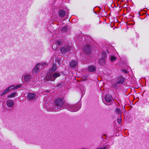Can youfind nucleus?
I'll return each mask as SVG.
<instances>
[{"label": "nucleus", "instance_id": "6e6552de", "mask_svg": "<svg viewBox=\"0 0 149 149\" xmlns=\"http://www.w3.org/2000/svg\"><path fill=\"white\" fill-rule=\"evenodd\" d=\"M70 49V47L69 46L63 47L60 49V50L62 53H66L69 51Z\"/></svg>", "mask_w": 149, "mask_h": 149}, {"label": "nucleus", "instance_id": "f03ea898", "mask_svg": "<svg viewBox=\"0 0 149 149\" xmlns=\"http://www.w3.org/2000/svg\"><path fill=\"white\" fill-rule=\"evenodd\" d=\"M66 108L69 111L72 112H76L79 110L81 107L80 104H78L73 105L68 104L66 105Z\"/></svg>", "mask_w": 149, "mask_h": 149}, {"label": "nucleus", "instance_id": "b1692460", "mask_svg": "<svg viewBox=\"0 0 149 149\" xmlns=\"http://www.w3.org/2000/svg\"><path fill=\"white\" fill-rule=\"evenodd\" d=\"M57 47V46L55 44H54L52 46V48L54 49H56Z\"/></svg>", "mask_w": 149, "mask_h": 149}, {"label": "nucleus", "instance_id": "ddd939ff", "mask_svg": "<svg viewBox=\"0 0 149 149\" xmlns=\"http://www.w3.org/2000/svg\"><path fill=\"white\" fill-rule=\"evenodd\" d=\"M31 78V76L29 74H26L24 76V79L26 82L28 81Z\"/></svg>", "mask_w": 149, "mask_h": 149}, {"label": "nucleus", "instance_id": "aec40b11", "mask_svg": "<svg viewBox=\"0 0 149 149\" xmlns=\"http://www.w3.org/2000/svg\"><path fill=\"white\" fill-rule=\"evenodd\" d=\"M56 69V66L55 65H53L52 67V68L51 69L50 71H55Z\"/></svg>", "mask_w": 149, "mask_h": 149}, {"label": "nucleus", "instance_id": "9d476101", "mask_svg": "<svg viewBox=\"0 0 149 149\" xmlns=\"http://www.w3.org/2000/svg\"><path fill=\"white\" fill-rule=\"evenodd\" d=\"M6 104L8 106L11 107L14 105V102L13 100H9L7 101Z\"/></svg>", "mask_w": 149, "mask_h": 149}, {"label": "nucleus", "instance_id": "6ab92c4d", "mask_svg": "<svg viewBox=\"0 0 149 149\" xmlns=\"http://www.w3.org/2000/svg\"><path fill=\"white\" fill-rule=\"evenodd\" d=\"M15 86L14 85H13L9 87H8L7 88H8V91L10 90H12L15 89Z\"/></svg>", "mask_w": 149, "mask_h": 149}, {"label": "nucleus", "instance_id": "4be33fe9", "mask_svg": "<svg viewBox=\"0 0 149 149\" xmlns=\"http://www.w3.org/2000/svg\"><path fill=\"white\" fill-rule=\"evenodd\" d=\"M116 59V57L113 56H112L110 58L111 61V62L113 61Z\"/></svg>", "mask_w": 149, "mask_h": 149}, {"label": "nucleus", "instance_id": "a878e982", "mask_svg": "<svg viewBox=\"0 0 149 149\" xmlns=\"http://www.w3.org/2000/svg\"><path fill=\"white\" fill-rule=\"evenodd\" d=\"M117 122L119 124H120L121 122V120L120 118H118L117 120Z\"/></svg>", "mask_w": 149, "mask_h": 149}, {"label": "nucleus", "instance_id": "a211bd4d", "mask_svg": "<svg viewBox=\"0 0 149 149\" xmlns=\"http://www.w3.org/2000/svg\"><path fill=\"white\" fill-rule=\"evenodd\" d=\"M8 92V88H6L1 94V96H2Z\"/></svg>", "mask_w": 149, "mask_h": 149}, {"label": "nucleus", "instance_id": "1a4fd4ad", "mask_svg": "<svg viewBox=\"0 0 149 149\" xmlns=\"http://www.w3.org/2000/svg\"><path fill=\"white\" fill-rule=\"evenodd\" d=\"M36 95L35 93H28L27 95L28 98L29 100H33L35 98Z\"/></svg>", "mask_w": 149, "mask_h": 149}, {"label": "nucleus", "instance_id": "c85d7f7f", "mask_svg": "<svg viewBox=\"0 0 149 149\" xmlns=\"http://www.w3.org/2000/svg\"><path fill=\"white\" fill-rule=\"evenodd\" d=\"M63 30H65V31L66 30V27H64L63 28Z\"/></svg>", "mask_w": 149, "mask_h": 149}, {"label": "nucleus", "instance_id": "20e7f679", "mask_svg": "<svg viewBox=\"0 0 149 149\" xmlns=\"http://www.w3.org/2000/svg\"><path fill=\"white\" fill-rule=\"evenodd\" d=\"M56 107L58 109H61L63 104V102L61 98L57 99L55 102Z\"/></svg>", "mask_w": 149, "mask_h": 149}, {"label": "nucleus", "instance_id": "f8f14e48", "mask_svg": "<svg viewBox=\"0 0 149 149\" xmlns=\"http://www.w3.org/2000/svg\"><path fill=\"white\" fill-rule=\"evenodd\" d=\"M88 70L91 72H93L95 71L96 68L94 66L90 65L88 67Z\"/></svg>", "mask_w": 149, "mask_h": 149}, {"label": "nucleus", "instance_id": "39448f33", "mask_svg": "<svg viewBox=\"0 0 149 149\" xmlns=\"http://www.w3.org/2000/svg\"><path fill=\"white\" fill-rule=\"evenodd\" d=\"M105 100L108 103L106 104L110 105L111 104V102L113 100V98L111 95H107L105 97Z\"/></svg>", "mask_w": 149, "mask_h": 149}, {"label": "nucleus", "instance_id": "412c9836", "mask_svg": "<svg viewBox=\"0 0 149 149\" xmlns=\"http://www.w3.org/2000/svg\"><path fill=\"white\" fill-rule=\"evenodd\" d=\"M116 112L118 114H120V116H121V111L119 108H117L116 109Z\"/></svg>", "mask_w": 149, "mask_h": 149}, {"label": "nucleus", "instance_id": "0eeeda50", "mask_svg": "<svg viewBox=\"0 0 149 149\" xmlns=\"http://www.w3.org/2000/svg\"><path fill=\"white\" fill-rule=\"evenodd\" d=\"M103 57L99 59V63L100 65H103L105 64V58L106 57V55L105 53H103Z\"/></svg>", "mask_w": 149, "mask_h": 149}, {"label": "nucleus", "instance_id": "7ed1b4c3", "mask_svg": "<svg viewBox=\"0 0 149 149\" xmlns=\"http://www.w3.org/2000/svg\"><path fill=\"white\" fill-rule=\"evenodd\" d=\"M47 65V64L45 63H39L36 65L35 68L33 70V74L34 75H36L37 73L39 72L40 70V68L38 67L41 65L43 66H46Z\"/></svg>", "mask_w": 149, "mask_h": 149}, {"label": "nucleus", "instance_id": "423d86ee", "mask_svg": "<svg viewBox=\"0 0 149 149\" xmlns=\"http://www.w3.org/2000/svg\"><path fill=\"white\" fill-rule=\"evenodd\" d=\"M78 62L77 60H73L69 63V66L72 68H74L77 66Z\"/></svg>", "mask_w": 149, "mask_h": 149}, {"label": "nucleus", "instance_id": "9b49d317", "mask_svg": "<svg viewBox=\"0 0 149 149\" xmlns=\"http://www.w3.org/2000/svg\"><path fill=\"white\" fill-rule=\"evenodd\" d=\"M83 50L86 53H89L90 52V51L91 47L89 45H87L86 46H85L84 47Z\"/></svg>", "mask_w": 149, "mask_h": 149}, {"label": "nucleus", "instance_id": "f3484780", "mask_svg": "<svg viewBox=\"0 0 149 149\" xmlns=\"http://www.w3.org/2000/svg\"><path fill=\"white\" fill-rule=\"evenodd\" d=\"M110 148L109 145L108 144H106L105 145L103 146V147L102 148H100L99 149H107Z\"/></svg>", "mask_w": 149, "mask_h": 149}, {"label": "nucleus", "instance_id": "4468645a", "mask_svg": "<svg viewBox=\"0 0 149 149\" xmlns=\"http://www.w3.org/2000/svg\"><path fill=\"white\" fill-rule=\"evenodd\" d=\"M65 15V13L64 11L63 10H61L59 12V15L61 17H64Z\"/></svg>", "mask_w": 149, "mask_h": 149}, {"label": "nucleus", "instance_id": "5701e85b", "mask_svg": "<svg viewBox=\"0 0 149 149\" xmlns=\"http://www.w3.org/2000/svg\"><path fill=\"white\" fill-rule=\"evenodd\" d=\"M56 42L59 46L61 45L62 43V41L60 40H57Z\"/></svg>", "mask_w": 149, "mask_h": 149}, {"label": "nucleus", "instance_id": "cd10ccee", "mask_svg": "<svg viewBox=\"0 0 149 149\" xmlns=\"http://www.w3.org/2000/svg\"><path fill=\"white\" fill-rule=\"evenodd\" d=\"M123 72L125 73H127V71L126 70H123Z\"/></svg>", "mask_w": 149, "mask_h": 149}, {"label": "nucleus", "instance_id": "2eb2a0df", "mask_svg": "<svg viewBox=\"0 0 149 149\" xmlns=\"http://www.w3.org/2000/svg\"><path fill=\"white\" fill-rule=\"evenodd\" d=\"M124 82V79L123 78L121 77L119 79H118V81L116 83L117 84H122Z\"/></svg>", "mask_w": 149, "mask_h": 149}, {"label": "nucleus", "instance_id": "393cba45", "mask_svg": "<svg viewBox=\"0 0 149 149\" xmlns=\"http://www.w3.org/2000/svg\"><path fill=\"white\" fill-rule=\"evenodd\" d=\"M21 86V85H17L16 86H15V89H17L18 88L20 87Z\"/></svg>", "mask_w": 149, "mask_h": 149}, {"label": "nucleus", "instance_id": "dca6fc26", "mask_svg": "<svg viewBox=\"0 0 149 149\" xmlns=\"http://www.w3.org/2000/svg\"><path fill=\"white\" fill-rule=\"evenodd\" d=\"M16 93H11L10 94L8 95L7 97L8 98H11L12 97H15V95H16Z\"/></svg>", "mask_w": 149, "mask_h": 149}, {"label": "nucleus", "instance_id": "bb28decb", "mask_svg": "<svg viewBox=\"0 0 149 149\" xmlns=\"http://www.w3.org/2000/svg\"><path fill=\"white\" fill-rule=\"evenodd\" d=\"M63 84V82H61L58 85V86H62Z\"/></svg>", "mask_w": 149, "mask_h": 149}, {"label": "nucleus", "instance_id": "f257e3e1", "mask_svg": "<svg viewBox=\"0 0 149 149\" xmlns=\"http://www.w3.org/2000/svg\"><path fill=\"white\" fill-rule=\"evenodd\" d=\"M61 74L59 72H54L47 74L45 77V79L47 81H54L57 77H59Z\"/></svg>", "mask_w": 149, "mask_h": 149}]
</instances>
